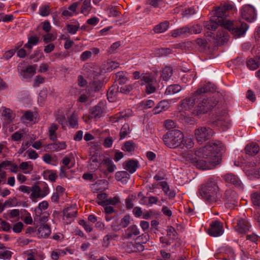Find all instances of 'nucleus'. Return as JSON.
<instances>
[{
  "label": "nucleus",
  "mask_w": 260,
  "mask_h": 260,
  "mask_svg": "<svg viewBox=\"0 0 260 260\" xmlns=\"http://www.w3.org/2000/svg\"><path fill=\"white\" fill-rule=\"evenodd\" d=\"M51 234L50 227L48 224H43L38 229L37 234L39 237L47 238Z\"/></svg>",
  "instance_id": "obj_24"
},
{
  "label": "nucleus",
  "mask_w": 260,
  "mask_h": 260,
  "mask_svg": "<svg viewBox=\"0 0 260 260\" xmlns=\"http://www.w3.org/2000/svg\"><path fill=\"white\" fill-rule=\"evenodd\" d=\"M172 69L171 67H166L162 71L161 77L164 80H168L172 76Z\"/></svg>",
  "instance_id": "obj_39"
},
{
  "label": "nucleus",
  "mask_w": 260,
  "mask_h": 260,
  "mask_svg": "<svg viewBox=\"0 0 260 260\" xmlns=\"http://www.w3.org/2000/svg\"><path fill=\"white\" fill-rule=\"evenodd\" d=\"M165 193L168 195L170 198L175 197V193L174 191H170V187L166 181H161L159 183Z\"/></svg>",
  "instance_id": "obj_35"
},
{
  "label": "nucleus",
  "mask_w": 260,
  "mask_h": 260,
  "mask_svg": "<svg viewBox=\"0 0 260 260\" xmlns=\"http://www.w3.org/2000/svg\"><path fill=\"white\" fill-rule=\"evenodd\" d=\"M91 9V0H84L81 8V13L85 15H87L89 13Z\"/></svg>",
  "instance_id": "obj_36"
},
{
  "label": "nucleus",
  "mask_w": 260,
  "mask_h": 260,
  "mask_svg": "<svg viewBox=\"0 0 260 260\" xmlns=\"http://www.w3.org/2000/svg\"><path fill=\"white\" fill-rule=\"evenodd\" d=\"M23 135L24 133L22 132V131L19 130L12 135V140L14 141H20L23 137Z\"/></svg>",
  "instance_id": "obj_54"
},
{
  "label": "nucleus",
  "mask_w": 260,
  "mask_h": 260,
  "mask_svg": "<svg viewBox=\"0 0 260 260\" xmlns=\"http://www.w3.org/2000/svg\"><path fill=\"white\" fill-rule=\"evenodd\" d=\"M223 27L236 38L244 36L249 28L248 25L240 20H224Z\"/></svg>",
  "instance_id": "obj_3"
},
{
  "label": "nucleus",
  "mask_w": 260,
  "mask_h": 260,
  "mask_svg": "<svg viewBox=\"0 0 260 260\" xmlns=\"http://www.w3.org/2000/svg\"><path fill=\"white\" fill-rule=\"evenodd\" d=\"M48 207V203L47 201H44L40 203L38 206L35 209L36 216H40L42 214V210H46Z\"/></svg>",
  "instance_id": "obj_38"
},
{
  "label": "nucleus",
  "mask_w": 260,
  "mask_h": 260,
  "mask_svg": "<svg viewBox=\"0 0 260 260\" xmlns=\"http://www.w3.org/2000/svg\"><path fill=\"white\" fill-rule=\"evenodd\" d=\"M49 187L47 185H45L42 188L37 185H34L32 186L30 198L32 200L43 198L49 194Z\"/></svg>",
  "instance_id": "obj_11"
},
{
  "label": "nucleus",
  "mask_w": 260,
  "mask_h": 260,
  "mask_svg": "<svg viewBox=\"0 0 260 260\" xmlns=\"http://www.w3.org/2000/svg\"><path fill=\"white\" fill-rule=\"evenodd\" d=\"M120 202V199L118 196H115L113 198H107L106 202H103L101 204H105V206L116 205Z\"/></svg>",
  "instance_id": "obj_44"
},
{
  "label": "nucleus",
  "mask_w": 260,
  "mask_h": 260,
  "mask_svg": "<svg viewBox=\"0 0 260 260\" xmlns=\"http://www.w3.org/2000/svg\"><path fill=\"white\" fill-rule=\"evenodd\" d=\"M192 152L191 151H188L187 153L183 154V157L185 158L187 161H190L194 166L200 169L209 170L211 168L210 165L216 166L220 162L219 155H214L213 157H211L210 155H203L198 156L196 154V151L194 152L195 156H192Z\"/></svg>",
  "instance_id": "obj_1"
},
{
  "label": "nucleus",
  "mask_w": 260,
  "mask_h": 260,
  "mask_svg": "<svg viewBox=\"0 0 260 260\" xmlns=\"http://www.w3.org/2000/svg\"><path fill=\"white\" fill-rule=\"evenodd\" d=\"M241 16L246 21L252 22L256 18L255 8L250 5H244L240 10Z\"/></svg>",
  "instance_id": "obj_10"
},
{
  "label": "nucleus",
  "mask_w": 260,
  "mask_h": 260,
  "mask_svg": "<svg viewBox=\"0 0 260 260\" xmlns=\"http://www.w3.org/2000/svg\"><path fill=\"white\" fill-rule=\"evenodd\" d=\"M214 134L213 130L208 126H199L194 131V138L201 144L211 139Z\"/></svg>",
  "instance_id": "obj_7"
},
{
  "label": "nucleus",
  "mask_w": 260,
  "mask_h": 260,
  "mask_svg": "<svg viewBox=\"0 0 260 260\" xmlns=\"http://www.w3.org/2000/svg\"><path fill=\"white\" fill-rule=\"evenodd\" d=\"M130 132L129 126L128 123H125L122 126L120 132V139L125 138L126 136Z\"/></svg>",
  "instance_id": "obj_45"
},
{
  "label": "nucleus",
  "mask_w": 260,
  "mask_h": 260,
  "mask_svg": "<svg viewBox=\"0 0 260 260\" xmlns=\"http://www.w3.org/2000/svg\"><path fill=\"white\" fill-rule=\"evenodd\" d=\"M107 13L109 17H117L119 16L120 12L114 7H108L106 9Z\"/></svg>",
  "instance_id": "obj_46"
},
{
  "label": "nucleus",
  "mask_w": 260,
  "mask_h": 260,
  "mask_svg": "<svg viewBox=\"0 0 260 260\" xmlns=\"http://www.w3.org/2000/svg\"><path fill=\"white\" fill-rule=\"evenodd\" d=\"M135 86V84L123 85L120 88V92L122 93L127 94L131 91Z\"/></svg>",
  "instance_id": "obj_52"
},
{
  "label": "nucleus",
  "mask_w": 260,
  "mask_h": 260,
  "mask_svg": "<svg viewBox=\"0 0 260 260\" xmlns=\"http://www.w3.org/2000/svg\"><path fill=\"white\" fill-rule=\"evenodd\" d=\"M245 150L246 154L249 155H254L259 152V147L257 143L252 142L247 144Z\"/></svg>",
  "instance_id": "obj_25"
},
{
  "label": "nucleus",
  "mask_w": 260,
  "mask_h": 260,
  "mask_svg": "<svg viewBox=\"0 0 260 260\" xmlns=\"http://www.w3.org/2000/svg\"><path fill=\"white\" fill-rule=\"evenodd\" d=\"M198 95H197L196 91L191 97L187 98L182 101L181 106L182 109L185 110H191L194 107L196 101H198V98L197 96H198Z\"/></svg>",
  "instance_id": "obj_18"
},
{
  "label": "nucleus",
  "mask_w": 260,
  "mask_h": 260,
  "mask_svg": "<svg viewBox=\"0 0 260 260\" xmlns=\"http://www.w3.org/2000/svg\"><path fill=\"white\" fill-rule=\"evenodd\" d=\"M102 163L107 166V170L110 173L113 172L116 169V166L109 158L103 159Z\"/></svg>",
  "instance_id": "obj_40"
},
{
  "label": "nucleus",
  "mask_w": 260,
  "mask_h": 260,
  "mask_svg": "<svg viewBox=\"0 0 260 260\" xmlns=\"http://www.w3.org/2000/svg\"><path fill=\"white\" fill-rule=\"evenodd\" d=\"M201 26L199 24H196L189 28L188 34H199L201 32Z\"/></svg>",
  "instance_id": "obj_57"
},
{
  "label": "nucleus",
  "mask_w": 260,
  "mask_h": 260,
  "mask_svg": "<svg viewBox=\"0 0 260 260\" xmlns=\"http://www.w3.org/2000/svg\"><path fill=\"white\" fill-rule=\"evenodd\" d=\"M140 231L136 225H133L128 227L125 231V238H131L134 236H136L139 235Z\"/></svg>",
  "instance_id": "obj_26"
},
{
  "label": "nucleus",
  "mask_w": 260,
  "mask_h": 260,
  "mask_svg": "<svg viewBox=\"0 0 260 260\" xmlns=\"http://www.w3.org/2000/svg\"><path fill=\"white\" fill-rule=\"evenodd\" d=\"M247 67L251 70H255L260 65V58H250L247 60L246 61Z\"/></svg>",
  "instance_id": "obj_28"
},
{
  "label": "nucleus",
  "mask_w": 260,
  "mask_h": 260,
  "mask_svg": "<svg viewBox=\"0 0 260 260\" xmlns=\"http://www.w3.org/2000/svg\"><path fill=\"white\" fill-rule=\"evenodd\" d=\"M141 76V84H146V92L147 93H153L155 91L156 86L157 85V73L154 72L143 73Z\"/></svg>",
  "instance_id": "obj_6"
},
{
  "label": "nucleus",
  "mask_w": 260,
  "mask_h": 260,
  "mask_svg": "<svg viewBox=\"0 0 260 260\" xmlns=\"http://www.w3.org/2000/svg\"><path fill=\"white\" fill-rule=\"evenodd\" d=\"M198 104L196 106V111L198 113H205L213 108L216 104V102L211 99L206 98L205 95H200L198 96Z\"/></svg>",
  "instance_id": "obj_8"
},
{
  "label": "nucleus",
  "mask_w": 260,
  "mask_h": 260,
  "mask_svg": "<svg viewBox=\"0 0 260 260\" xmlns=\"http://www.w3.org/2000/svg\"><path fill=\"white\" fill-rule=\"evenodd\" d=\"M118 91V87L116 86L111 87L107 92L108 99L113 98L117 95Z\"/></svg>",
  "instance_id": "obj_55"
},
{
  "label": "nucleus",
  "mask_w": 260,
  "mask_h": 260,
  "mask_svg": "<svg viewBox=\"0 0 260 260\" xmlns=\"http://www.w3.org/2000/svg\"><path fill=\"white\" fill-rule=\"evenodd\" d=\"M80 4V2H75L73 3V4L71 5L69 7L68 9L69 10L70 12L72 13V14L74 15H76L78 14V12H77V9Z\"/></svg>",
  "instance_id": "obj_58"
},
{
  "label": "nucleus",
  "mask_w": 260,
  "mask_h": 260,
  "mask_svg": "<svg viewBox=\"0 0 260 260\" xmlns=\"http://www.w3.org/2000/svg\"><path fill=\"white\" fill-rule=\"evenodd\" d=\"M55 119L59 123L61 124L62 127H64L66 124V117L64 114H58L56 116Z\"/></svg>",
  "instance_id": "obj_62"
},
{
  "label": "nucleus",
  "mask_w": 260,
  "mask_h": 260,
  "mask_svg": "<svg viewBox=\"0 0 260 260\" xmlns=\"http://www.w3.org/2000/svg\"><path fill=\"white\" fill-rule=\"evenodd\" d=\"M68 123L71 128H76L78 126V118L74 114L71 115L68 118Z\"/></svg>",
  "instance_id": "obj_41"
},
{
  "label": "nucleus",
  "mask_w": 260,
  "mask_h": 260,
  "mask_svg": "<svg viewBox=\"0 0 260 260\" xmlns=\"http://www.w3.org/2000/svg\"><path fill=\"white\" fill-rule=\"evenodd\" d=\"M165 126L168 130H171L176 127V123L171 119H167L165 121Z\"/></svg>",
  "instance_id": "obj_60"
},
{
  "label": "nucleus",
  "mask_w": 260,
  "mask_h": 260,
  "mask_svg": "<svg viewBox=\"0 0 260 260\" xmlns=\"http://www.w3.org/2000/svg\"><path fill=\"white\" fill-rule=\"evenodd\" d=\"M135 148V144L131 141H126L122 148V150L124 151L132 152Z\"/></svg>",
  "instance_id": "obj_47"
},
{
  "label": "nucleus",
  "mask_w": 260,
  "mask_h": 260,
  "mask_svg": "<svg viewBox=\"0 0 260 260\" xmlns=\"http://www.w3.org/2000/svg\"><path fill=\"white\" fill-rule=\"evenodd\" d=\"M198 192L202 198L210 203L217 202L221 196L217 182L212 178L201 184L199 187Z\"/></svg>",
  "instance_id": "obj_2"
},
{
  "label": "nucleus",
  "mask_w": 260,
  "mask_h": 260,
  "mask_svg": "<svg viewBox=\"0 0 260 260\" xmlns=\"http://www.w3.org/2000/svg\"><path fill=\"white\" fill-rule=\"evenodd\" d=\"M108 196L105 193H99L97 196V199H98V201H97V203L102 206H105V204H101L103 202H106V200H107Z\"/></svg>",
  "instance_id": "obj_53"
},
{
  "label": "nucleus",
  "mask_w": 260,
  "mask_h": 260,
  "mask_svg": "<svg viewBox=\"0 0 260 260\" xmlns=\"http://www.w3.org/2000/svg\"><path fill=\"white\" fill-rule=\"evenodd\" d=\"M77 210L73 207H69L63 210V219L71 222L73 219L77 216Z\"/></svg>",
  "instance_id": "obj_21"
},
{
  "label": "nucleus",
  "mask_w": 260,
  "mask_h": 260,
  "mask_svg": "<svg viewBox=\"0 0 260 260\" xmlns=\"http://www.w3.org/2000/svg\"><path fill=\"white\" fill-rule=\"evenodd\" d=\"M169 27V23L165 21L156 25L154 27V31L156 33H162L166 31Z\"/></svg>",
  "instance_id": "obj_33"
},
{
  "label": "nucleus",
  "mask_w": 260,
  "mask_h": 260,
  "mask_svg": "<svg viewBox=\"0 0 260 260\" xmlns=\"http://www.w3.org/2000/svg\"><path fill=\"white\" fill-rule=\"evenodd\" d=\"M131 217L129 215L124 216L121 220L120 225L123 227H126L130 222Z\"/></svg>",
  "instance_id": "obj_64"
},
{
  "label": "nucleus",
  "mask_w": 260,
  "mask_h": 260,
  "mask_svg": "<svg viewBox=\"0 0 260 260\" xmlns=\"http://www.w3.org/2000/svg\"><path fill=\"white\" fill-rule=\"evenodd\" d=\"M23 226V224L21 222H17L16 223H15L13 226V231L16 233H19L21 232Z\"/></svg>",
  "instance_id": "obj_63"
},
{
  "label": "nucleus",
  "mask_w": 260,
  "mask_h": 260,
  "mask_svg": "<svg viewBox=\"0 0 260 260\" xmlns=\"http://www.w3.org/2000/svg\"><path fill=\"white\" fill-rule=\"evenodd\" d=\"M104 66L107 72H111L119 67V63L112 60H108Z\"/></svg>",
  "instance_id": "obj_42"
},
{
  "label": "nucleus",
  "mask_w": 260,
  "mask_h": 260,
  "mask_svg": "<svg viewBox=\"0 0 260 260\" xmlns=\"http://www.w3.org/2000/svg\"><path fill=\"white\" fill-rule=\"evenodd\" d=\"M223 231L222 223L217 220L211 223L208 229V234L213 237L220 236L223 234Z\"/></svg>",
  "instance_id": "obj_13"
},
{
  "label": "nucleus",
  "mask_w": 260,
  "mask_h": 260,
  "mask_svg": "<svg viewBox=\"0 0 260 260\" xmlns=\"http://www.w3.org/2000/svg\"><path fill=\"white\" fill-rule=\"evenodd\" d=\"M58 127V125L54 123H51L48 127L49 137L51 140L53 141L57 140L56 131Z\"/></svg>",
  "instance_id": "obj_27"
},
{
  "label": "nucleus",
  "mask_w": 260,
  "mask_h": 260,
  "mask_svg": "<svg viewBox=\"0 0 260 260\" xmlns=\"http://www.w3.org/2000/svg\"><path fill=\"white\" fill-rule=\"evenodd\" d=\"M67 27L68 32L74 35L75 34L79 29V25L68 24Z\"/></svg>",
  "instance_id": "obj_59"
},
{
  "label": "nucleus",
  "mask_w": 260,
  "mask_h": 260,
  "mask_svg": "<svg viewBox=\"0 0 260 260\" xmlns=\"http://www.w3.org/2000/svg\"><path fill=\"white\" fill-rule=\"evenodd\" d=\"M100 155L98 153H94L90 158V162L91 165L95 166L93 168L99 167L101 164V159H99Z\"/></svg>",
  "instance_id": "obj_43"
},
{
  "label": "nucleus",
  "mask_w": 260,
  "mask_h": 260,
  "mask_svg": "<svg viewBox=\"0 0 260 260\" xmlns=\"http://www.w3.org/2000/svg\"><path fill=\"white\" fill-rule=\"evenodd\" d=\"M189 27H183L177 28L171 31V35L174 38H177L182 35H188Z\"/></svg>",
  "instance_id": "obj_31"
},
{
  "label": "nucleus",
  "mask_w": 260,
  "mask_h": 260,
  "mask_svg": "<svg viewBox=\"0 0 260 260\" xmlns=\"http://www.w3.org/2000/svg\"><path fill=\"white\" fill-rule=\"evenodd\" d=\"M1 112L2 116L4 117L5 122L7 124L10 123L15 117V114L9 108L2 107Z\"/></svg>",
  "instance_id": "obj_22"
},
{
  "label": "nucleus",
  "mask_w": 260,
  "mask_h": 260,
  "mask_svg": "<svg viewBox=\"0 0 260 260\" xmlns=\"http://www.w3.org/2000/svg\"><path fill=\"white\" fill-rule=\"evenodd\" d=\"M213 124L223 131H226L231 126L229 116L225 112H222L221 114L217 115L216 119L213 122Z\"/></svg>",
  "instance_id": "obj_9"
},
{
  "label": "nucleus",
  "mask_w": 260,
  "mask_h": 260,
  "mask_svg": "<svg viewBox=\"0 0 260 260\" xmlns=\"http://www.w3.org/2000/svg\"><path fill=\"white\" fill-rule=\"evenodd\" d=\"M146 4L157 8L162 5L164 1L163 0H147Z\"/></svg>",
  "instance_id": "obj_56"
},
{
  "label": "nucleus",
  "mask_w": 260,
  "mask_h": 260,
  "mask_svg": "<svg viewBox=\"0 0 260 260\" xmlns=\"http://www.w3.org/2000/svg\"><path fill=\"white\" fill-rule=\"evenodd\" d=\"M224 151V145L219 141H213L210 142L208 145L200 148L196 150V154L198 156L203 155H210L213 157L214 155H219L220 160H221V153Z\"/></svg>",
  "instance_id": "obj_4"
},
{
  "label": "nucleus",
  "mask_w": 260,
  "mask_h": 260,
  "mask_svg": "<svg viewBox=\"0 0 260 260\" xmlns=\"http://www.w3.org/2000/svg\"><path fill=\"white\" fill-rule=\"evenodd\" d=\"M162 140L167 147L175 148L183 143V134L177 129L170 131L163 136Z\"/></svg>",
  "instance_id": "obj_5"
},
{
  "label": "nucleus",
  "mask_w": 260,
  "mask_h": 260,
  "mask_svg": "<svg viewBox=\"0 0 260 260\" xmlns=\"http://www.w3.org/2000/svg\"><path fill=\"white\" fill-rule=\"evenodd\" d=\"M224 198L225 204L229 205V207H233L236 206L238 202V196L237 193L233 190H227L225 191Z\"/></svg>",
  "instance_id": "obj_17"
},
{
  "label": "nucleus",
  "mask_w": 260,
  "mask_h": 260,
  "mask_svg": "<svg viewBox=\"0 0 260 260\" xmlns=\"http://www.w3.org/2000/svg\"><path fill=\"white\" fill-rule=\"evenodd\" d=\"M251 198L254 205L258 206L256 209V212L257 210L260 208V195L258 192H254L251 194Z\"/></svg>",
  "instance_id": "obj_48"
},
{
  "label": "nucleus",
  "mask_w": 260,
  "mask_h": 260,
  "mask_svg": "<svg viewBox=\"0 0 260 260\" xmlns=\"http://www.w3.org/2000/svg\"><path fill=\"white\" fill-rule=\"evenodd\" d=\"M181 144H183L185 146L187 149L191 148L193 146V142L192 140L190 138H184L183 143Z\"/></svg>",
  "instance_id": "obj_61"
},
{
  "label": "nucleus",
  "mask_w": 260,
  "mask_h": 260,
  "mask_svg": "<svg viewBox=\"0 0 260 260\" xmlns=\"http://www.w3.org/2000/svg\"><path fill=\"white\" fill-rule=\"evenodd\" d=\"M49 146L50 147V149L56 151L65 149L67 147V145L64 142H57L50 144Z\"/></svg>",
  "instance_id": "obj_37"
},
{
  "label": "nucleus",
  "mask_w": 260,
  "mask_h": 260,
  "mask_svg": "<svg viewBox=\"0 0 260 260\" xmlns=\"http://www.w3.org/2000/svg\"><path fill=\"white\" fill-rule=\"evenodd\" d=\"M39 42V38L36 36H31L28 38V42L25 44L24 47L31 50L34 46L37 45Z\"/></svg>",
  "instance_id": "obj_34"
},
{
  "label": "nucleus",
  "mask_w": 260,
  "mask_h": 260,
  "mask_svg": "<svg viewBox=\"0 0 260 260\" xmlns=\"http://www.w3.org/2000/svg\"><path fill=\"white\" fill-rule=\"evenodd\" d=\"M102 86V83L100 81H93L90 83V88L92 91H99Z\"/></svg>",
  "instance_id": "obj_51"
},
{
  "label": "nucleus",
  "mask_w": 260,
  "mask_h": 260,
  "mask_svg": "<svg viewBox=\"0 0 260 260\" xmlns=\"http://www.w3.org/2000/svg\"><path fill=\"white\" fill-rule=\"evenodd\" d=\"M216 89V87L213 83H208L196 91L197 95H204L206 93L214 92Z\"/></svg>",
  "instance_id": "obj_23"
},
{
  "label": "nucleus",
  "mask_w": 260,
  "mask_h": 260,
  "mask_svg": "<svg viewBox=\"0 0 260 260\" xmlns=\"http://www.w3.org/2000/svg\"><path fill=\"white\" fill-rule=\"evenodd\" d=\"M226 183L234 185L239 189H243V185L239 177L233 173H228L222 176Z\"/></svg>",
  "instance_id": "obj_16"
},
{
  "label": "nucleus",
  "mask_w": 260,
  "mask_h": 260,
  "mask_svg": "<svg viewBox=\"0 0 260 260\" xmlns=\"http://www.w3.org/2000/svg\"><path fill=\"white\" fill-rule=\"evenodd\" d=\"M44 176L45 178H48L51 182H54L57 178L56 173L50 170H46L44 171Z\"/></svg>",
  "instance_id": "obj_50"
},
{
  "label": "nucleus",
  "mask_w": 260,
  "mask_h": 260,
  "mask_svg": "<svg viewBox=\"0 0 260 260\" xmlns=\"http://www.w3.org/2000/svg\"><path fill=\"white\" fill-rule=\"evenodd\" d=\"M251 224L245 218H239L236 220V225L234 226L235 231L239 234H243L250 231Z\"/></svg>",
  "instance_id": "obj_15"
},
{
  "label": "nucleus",
  "mask_w": 260,
  "mask_h": 260,
  "mask_svg": "<svg viewBox=\"0 0 260 260\" xmlns=\"http://www.w3.org/2000/svg\"><path fill=\"white\" fill-rule=\"evenodd\" d=\"M181 87L178 84H172L167 87L165 94L167 95H172L179 92L181 90Z\"/></svg>",
  "instance_id": "obj_32"
},
{
  "label": "nucleus",
  "mask_w": 260,
  "mask_h": 260,
  "mask_svg": "<svg viewBox=\"0 0 260 260\" xmlns=\"http://www.w3.org/2000/svg\"><path fill=\"white\" fill-rule=\"evenodd\" d=\"M37 65L29 66L22 70L20 76L24 79H29L36 73Z\"/></svg>",
  "instance_id": "obj_20"
},
{
  "label": "nucleus",
  "mask_w": 260,
  "mask_h": 260,
  "mask_svg": "<svg viewBox=\"0 0 260 260\" xmlns=\"http://www.w3.org/2000/svg\"><path fill=\"white\" fill-rule=\"evenodd\" d=\"M50 13V7L48 5L41 6L39 9V14L43 17L47 16Z\"/></svg>",
  "instance_id": "obj_49"
},
{
  "label": "nucleus",
  "mask_w": 260,
  "mask_h": 260,
  "mask_svg": "<svg viewBox=\"0 0 260 260\" xmlns=\"http://www.w3.org/2000/svg\"><path fill=\"white\" fill-rule=\"evenodd\" d=\"M139 162L136 160L131 159L125 164L124 169L130 173H134L138 167Z\"/></svg>",
  "instance_id": "obj_29"
},
{
  "label": "nucleus",
  "mask_w": 260,
  "mask_h": 260,
  "mask_svg": "<svg viewBox=\"0 0 260 260\" xmlns=\"http://www.w3.org/2000/svg\"><path fill=\"white\" fill-rule=\"evenodd\" d=\"M104 106L102 104H98L90 109V117L95 119L101 117L104 113Z\"/></svg>",
  "instance_id": "obj_19"
},
{
  "label": "nucleus",
  "mask_w": 260,
  "mask_h": 260,
  "mask_svg": "<svg viewBox=\"0 0 260 260\" xmlns=\"http://www.w3.org/2000/svg\"><path fill=\"white\" fill-rule=\"evenodd\" d=\"M19 169L22 170L24 174H30L33 170V165L29 161L22 162L19 165Z\"/></svg>",
  "instance_id": "obj_30"
},
{
  "label": "nucleus",
  "mask_w": 260,
  "mask_h": 260,
  "mask_svg": "<svg viewBox=\"0 0 260 260\" xmlns=\"http://www.w3.org/2000/svg\"><path fill=\"white\" fill-rule=\"evenodd\" d=\"M224 20L220 16H215L214 14L211 16L209 21H206L204 23V26L208 30H215L218 25L223 27Z\"/></svg>",
  "instance_id": "obj_14"
},
{
  "label": "nucleus",
  "mask_w": 260,
  "mask_h": 260,
  "mask_svg": "<svg viewBox=\"0 0 260 260\" xmlns=\"http://www.w3.org/2000/svg\"><path fill=\"white\" fill-rule=\"evenodd\" d=\"M234 9V6L231 2H224L220 4V6L217 8L213 14L215 16H220L224 20H228L226 18V13L230 10Z\"/></svg>",
  "instance_id": "obj_12"
}]
</instances>
